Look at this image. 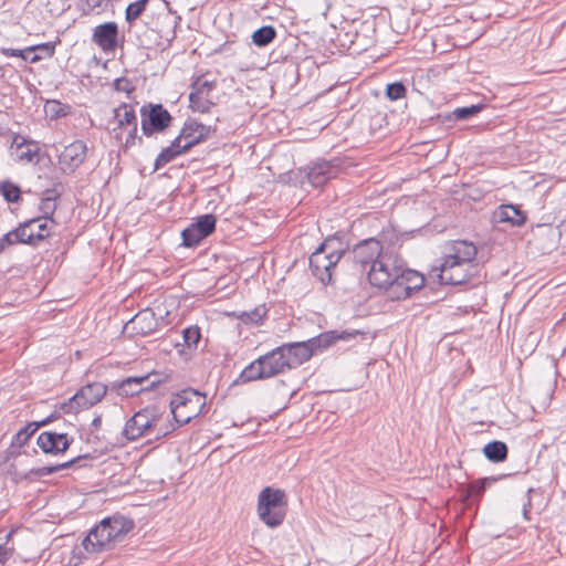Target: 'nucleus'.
<instances>
[{
    "label": "nucleus",
    "mask_w": 566,
    "mask_h": 566,
    "mask_svg": "<svg viewBox=\"0 0 566 566\" xmlns=\"http://www.w3.org/2000/svg\"><path fill=\"white\" fill-rule=\"evenodd\" d=\"M87 147L83 140H74L59 155V164L65 174H72L86 157Z\"/></svg>",
    "instance_id": "dca6fc26"
},
{
    "label": "nucleus",
    "mask_w": 566,
    "mask_h": 566,
    "mask_svg": "<svg viewBox=\"0 0 566 566\" xmlns=\"http://www.w3.org/2000/svg\"><path fill=\"white\" fill-rule=\"evenodd\" d=\"M403 274L406 277V291L411 295L413 292L419 291L424 285V276L418 271L407 269L403 266Z\"/></svg>",
    "instance_id": "c9c22d12"
},
{
    "label": "nucleus",
    "mask_w": 566,
    "mask_h": 566,
    "mask_svg": "<svg viewBox=\"0 0 566 566\" xmlns=\"http://www.w3.org/2000/svg\"><path fill=\"white\" fill-rule=\"evenodd\" d=\"M186 151L182 149V145L179 143V139L177 137L171 142V144L164 148L161 153L158 155L155 161V168L158 169L159 167L166 165L170 160L175 158V156L180 155L181 153Z\"/></svg>",
    "instance_id": "473e14b6"
},
{
    "label": "nucleus",
    "mask_w": 566,
    "mask_h": 566,
    "mask_svg": "<svg viewBox=\"0 0 566 566\" xmlns=\"http://www.w3.org/2000/svg\"><path fill=\"white\" fill-rule=\"evenodd\" d=\"M289 370L281 346L251 361L239 375L235 384H248L251 381L273 378L285 374Z\"/></svg>",
    "instance_id": "7ed1b4c3"
},
{
    "label": "nucleus",
    "mask_w": 566,
    "mask_h": 566,
    "mask_svg": "<svg viewBox=\"0 0 566 566\" xmlns=\"http://www.w3.org/2000/svg\"><path fill=\"white\" fill-rule=\"evenodd\" d=\"M496 481L495 478H483L479 479L474 482H471L465 486L462 493V500L463 502H470L473 500L481 499L482 494L484 493L486 486L491 485Z\"/></svg>",
    "instance_id": "c85d7f7f"
},
{
    "label": "nucleus",
    "mask_w": 566,
    "mask_h": 566,
    "mask_svg": "<svg viewBox=\"0 0 566 566\" xmlns=\"http://www.w3.org/2000/svg\"><path fill=\"white\" fill-rule=\"evenodd\" d=\"M39 146L33 140H28L21 135H15L12 139L10 151L11 156L18 161L32 163L39 157Z\"/></svg>",
    "instance_id": "aec40b11"
},
{
    "label": "nucleus",
    "mask_w": 566,
    "mask_h": 566,
    "mask_svg": "<svg viewBox=\"0 0 566 566\" xmlns=\"http://www.w3.org/2000/svg\"><path fill=\"white\" fill-rule=\"evenodd\" d=\"M454 200L461 202L480 201L485 195V190L478 186L476 182H462L460 186H454L451 190Z\"/></svg>",
    "instance_id": "a878e982"
},
{
    "label": "nucleus",
    "mask_w": 566,
    "mask_h": 566,
    "mask_svg": "<svg viewBox=\"0 0 566 566\" xmlns=\"http://www.w3.org/2000/svg\"><path fill=\"white\" fill-rule=\"evenodd\" d=\"M496 222L509 223L511 227H522L527 220L526 212L518 206L501 205L493 213Z\"/></svg>",
    "instance_id": "5701e85b"
},
{
    "label": "nucleus",
    "mask_w": 566,
    "mask_h": 566,
    "mask_svg": "<svg viewBox=\"0 0 566 566\" xmlns=\"http://www.w3.org/2000/svg\"><path fill=\"white\" fill-rule=\"evenodd\" d=\"M148 2L149 0H138L136 2L129 3L125 10L126 21L132 24L135 20H137L146 10Z\"/></svg>",
    "instance_id": "a18cd8bd"
},
{
    "label": "nucleus",
    "mask_w": 566,
    "mask_h": 566,
    "mask_svg": "<svg viewBox=\"0 0 566 566\" xmlns=\"http://www.w3.org/2000/svg\"><path fill=\"white\" fill-rule=\"evenodd\" d=\"M365 337V333L354 329V331H327L323 332L319 335L312 337L307 340H304L305 345L308 348V352H311V358L317 354L323 353L327 348H329L332 345H334L337 340H350L356 337Z\"/></svg>",
    "instance_id": "9d476101"
},
{
    "label": "nucleus",
    "mask_w": 566,
    "mask_h": 566,
    "mask_svg": "<svg viewBox=\"0 0 566 566\" xmlns=\"http://www.w3.org/2000/svg\"><path fill=\"white\" fill-rule=\"evenodd\" d=\"M38 219H31L25 222H22L14 230L9 231L0 238V253L6 250L8 245L23 243V244H33L32 241V232H28V230L35 224Z\"/></svg>",
    "instance_id": "4be33fe9"
},
{
    "label": "nucleus",
    "mask_w": 566,
    "mask_h": 566,
    "mask_svg": "<svg viewBox=\"0 0 566 566\" xmlns=\"http://www.w3.org/2000/svg\"><path fill=\"white\" fill-rule=\"evenodd\" d=\"M31 52L32 51H27V48L22 49V50L21 49H11V48H1L0 49V53L6 56L20 57L24 61H29L32 64H35L43 59V55H40V54H34L32 56H29V53H31Z\"/></svg>",
    "instance_id": "79ce46f5"
},
{
    "label": "nucleus",
    "mask_w": 566,
    "mask_h": 566,
    "mask_svg": "<svg viewBox=\"0 0 566 566\" xmlns=\"http://www.w3.org/2000/svg\"><path fill=\"white\" fill-rule=\"evenodd\" d=\"M135 527L132 518L114 514L103 518L84 537L82 546L87 553L97 554L113 549Z\"/></svg>",
    "instance_id": "f257e3e1"
},
{
    "label": "nucleus",
    "mask_w": 566,
    "mask_h": 566,
    "mask_svg": "<svg viewBox=\"0 0 566 566\" xmlns=\"http://www.w3.org/2000/svg\"><path fill=\"white\" fill-rule=\"evenodd\" d=\"M60 417H61V412L59 410H54L49 417H46L45 419H43L41 421H36V423L39 424V427H43V426L51 423L53 420L59 419Z\"/></svg>",
    "instance_id": "5fc2aeb1"
},
{
    "label": "nucleus",
    "mask_w": 566,
    "mask_h": 566,
    "mask_svg": "<svg viewBox=\"0 0 566 566\" xmlns=\"http://www.w3.org/2000/svg\"><path fill=\"white\" fill-rule=\"evenodd\" d=\"M113 119L115 124L113 130L128 128L126 146L134 145L137 138V116L134 106L126 103L120 104L114 109Z\"/></svg>",
    "instance_id": "4468645a"
},
{
    "label": "nucleus",
    "mask_w": 566,
    "mask_h": 566,
    "mask_svg": "<svg viewBox=\"0 0 566 566\" xmlns=\"http://www.w3.org/2000/svg\"><path fill=\"white\" fill-rule=\"evenodd\" d=\"M39 424L36 422H30L21 430H19L13 437V443L18 447H23L28 443L29 439L39 429Z\"/></svg>",
    "instance_id": "37998d69"
},
{
    "label": "nucleus",
    "mask_w": 566,
    "mask_h": 566,
    "mask_svg": "<svg viewBox=\"0 0 566 566\" xmlns=\"http://www.w3.org/2000/svg\"><path fill=\"white\" fill-rule=\"evenodd\" d=\"M406 86L401 82L390 83L386 87V96L390 101H398L406 95Z\"/></svg>",
    "instance_id": "49530a36"
},
{
    "label": "nucleus",
    "mask_w": 566,
    "mask_h": 566,
    "mask_svg": "<svg viewBox=\"0 0 566 566\" xmlns=\"http://www.w3.org/2000/svg\"><path fill=\"white\" fill-rule=\"evenodd\" d=\"M118 25L114 21L105 22L93 29L92 41L105 53L114 52L118 45Z\"/></svg>",
    "instance_id": "2eb2a0df"
},
{
    "label": "nucleus",
    "mask_w": 566,
    "mask_h": 566,
    "mask_svg": "<svg viewBox=\"0 0 566 566\" xmlns=\"http://www.w3.org/2000/svg\"><path fill=\"white\" fill-rule=\"evenodd\" d=\"M258 514L269 527L280 526L286 515V494L283 490L264 488L258 499Z\"/></svg>",
    "instance_id": "39448f33"
},
{
    "label": "nucleus",
    "mask_w": 566,
    "mask_h": 566,
    "mask_svg": "<svg viewBox=\"0 0 566 566\" xmlns=\"http://www.w3.org/2000/svg\"><path fill=\"white\" fill-rule=\"evenodd\" d=\"M406 277L403 274V269L398 274V277H396L392 283L388 284V286H385L382 290L386 291L387 296L391 301H401L410 297L409 291H406Z\"/></svg>",
    "instance_id": "c756f323"
},
{
    "label": "nucleus",
    "mask_w": 566,
    "mask_h": 566,
    "mask_svg": "<svg viewBox=\"0 0 566 566\" xmlns=\"http://www.w3.org/2000/svg\"><path fill=\"white\" fill-rule=\"evenodd\" d=\"M21 447L14 446L13 440L11 441L10 447L6 450V460H9L11 458H17L20 454Z\"/></svg>",
    "instance_id": "864d4df0"
},
{
    "label": "nucleus",
    "mask_w": 566,
    "mask_h": 566,
    "mask_svg": "<svg viewBox=\"0 0 566 566\" xmlns=\"http://www.w3.org/2000/svg\"><path fill=\"white\" fill-rule=\"evenodd\" d=\"M441 263L446 264H454V265H474V262L469 260H464L459 255H454V253L448 252L443 250V256Z\"/></svg>",
    "instance_id": "8fccbe9b"
},
{
    "label": "nucleus",
    "mask_w": 566,
    "mask_h": 566,
    "mask_svg": "<svg viewBox=\"0 0 566 566\" xmlns=\"http://www.w3.org/2000/svg\"><path fill=\"white\" fill-rule=\"evenodd\" d=\"M0 195L7 202H18L21 199V189L10 180L0 181Z\"/></svg>",
    "instance_id": "4c0bfd02"
},
{
    "label": "nucleus",
    "mask_w": 566,
    "mask_h": 566,
    "mask_svg": "<svg viewBox=\"0 0 566 566\" xmlns=\"http://www.w3.org/2000/svg\"><path fill=\"white\" fill-rule=\"evenodd\" d=\"M27 51L32 52H42L44 54L43 57H52L55 53V43L54 42H45L35 45H31L27 48Z\"/></svg>",
    "instance_id": "09e8293b"
},
{
    "label": "nucleus",
    "mask_w": 566,
    "mask_h": 566,
    "mask_svg": "<svg viewBox=\"0 0 566 566\" xmlns=\"http://www.w3.org/2000/svg\"><path fill=\"white\" fill-rule=\"evenodd\" d=\"M531 509H532V501H531V497L527 496V502L523 505V516L525 520H530V514H531Z\"/></svg>",
    "instance_id": "6e6d98bb"
},
{
    "label": "nucleus",
    "mask_w": 566,
    "mask_h": 566,
    "mask_svg": "<svg viewBox=\"0 0 566 566\" xmlns=\"http://www.w3.org/2000/svg\"><path fill=\"white\" fill-rule=\"evenodd\" d=\"M304 177H336L338 174L337 166L332 161L316 160L300 169Z\"/></svg>",
    "instance_id": "cd10ccee"
},
{
    "label": "nucleus",
    "mask_w": 566,
    "mask_h": 566,
    "mask_svg": "<svg viewBox=\"0 0 566 566\" xmlns=\"http://www.w3.org/2000/svg\"><path fill=\"white\" fill-rule=\"evenodd\" d=\"M216 223L217 218L211 213L200 216L197 218L196 222H193L198 231H201V234H203L206 238L214 232Z\"/></svg>",
    "instance_id": "58836bf2"
},
{
    "label": "nucleus",
    "mask_w": 566,
    "mask_h": 566,
    "mask_svg": "<svg viewBox=\"0 0 566 566\" xmlns=\"http://www.w3.org/2000/svg\"><path fill=\"white\" fill-rule=\"evenodd\" d=\"M314 187H322L326 184L327 179H306Z\"/></svg>",
    "instance_id": "13d9d810"
},
{
    "label": "nucleus",
    "mask_w": 566,
    "mask_h": 566,
    "mask_svg": "<svg viewBox=\"0 0 566 566\" xmlns=\"http://www.w3.org/2000/svg\"><path fill=\"white\" fill-rule=\"evenodd\" d=\"M482 109L481 105H471L464 107H458L453 112L444 116L446 120H465L480 113Z\"/></svg>",
    "instance_id": "e433bc0d"
},
{
    "label": "nucleus",
    "mask_w": 566,
    "mask_h": 566,
    "mask_svg": "<svg viewBox=\"0 0 566 566\" xmlns=\"http://www.w3.org/2000/svg\"><path fill=\"white\" fill-rule=\"evenodd\" d=\"M13 555V548L7 547L6 544H0V566H4Z\"/></svg>",
    "instance_id": "603ef678"
},
{
    "label": "nucleus",
    "mask_w": 566,
    "mask_h": 566,
    "mask_svg": "<svg viewBox=\"0 0 566 566\" xmlns=\"http://www.w3.org/2000/svg\"><path fill=\"white\" fill-rule=\"evenodd\" d=\"M276 36V31L272 25H264L258 30H255L252 34V42L256 46H266L270 44Z\"/></svg>",
    "instance_id": "f704fd0d"
},
{
    "label": "nucleus",
    "mask_w": 566,
    "mask_h": 566,
    "mask_svg": "<svg viewBox=\"0 0 566 566\" xmlns=\"http://www.w3.org/2000/svg\"><path fill=\"white\" fill-rule=\"evenodd\" d=\"M210 133V126L189 119L185 123L177 139H179V143L182 145V149L188 150L206 139Z\"/></svg>",
    "instance_id": "f3484780"
},
{
    "label": "nucleus",
    "mask_w": 566,
    "mask_h": 566,
    "mask_svg": "<svg viewBox=\"0 0 566 566\" xmlns=\"http://www.w3.org/2000/svg\"><path fill=\"white\" fill-rule=\"evenodd\" d=\"M482 451L484 457L493 463L503 462L509 455L507 446L503 441L499 440H493L486 443Z\"/></svg>",
    "instance_id": "7c9ffc66"
},
{
    "label": "nucleus",
    "mask_w": 566,
    "mask_h": 566,
    "mask_svg": "<svg viewBox=\"0 0 566 566\" xmlns=\"http://www.w3.org/2000/svg\"><path fill=\"white\" fill-rule=\"evenodd\" d=\"M38 230L34 231L32 227L28 230V232H32V245H36L40 241H43L44 239L49 238L51 232V228L54 224H51L49 219H42L40 222H38Z\"/></svg>",
    "instance_id": "c03bdc74"
},
{
    "label": "nucleus",
    "mask_w": 566,
    "mask_h": 566,
    "mask_svg": "<svg viewBox=\"0 0 566 566\" xmlns=\"http://www.w3.org/2000/svg\"><path fill=\"white\" fill-rule=\"evenodd\" d=\"M11 536H12V532L7 534V542L11 538Z\"/></svg>",
    "instance_id": "052dcab7"
},
{
    "label": "nucleus",
    "mask_w": 566,
    "mask_h": 566,
    "mask_svg": "<svg viewBox=\"0 0 566 566\" xmlns=\"http://www.w3.org/2000/svg\"><path fill=\"white\" fill-rule=\"evenodd\" d=\"M50 116L52 118H59L65 116L67 113L65 111V107L57 101H51L46 105Z\"/></svg>",
    "instance_id": "3c124183"
},
{
    "label": "nucleus",
    "mask_w": 566,
    "mask_h": 566,
    "mask_svg": "<svg viewBox=\"0 0 566 566\" xmlns=\"http://www.w3.org/2000/svg\"><path fill=\"white\" fill-rule=\"evenodd\" d=\"M182 245L187 248L197 247L206 237L199 232L198 229L191 223L189 227L182 230Z\"/></svg>",
    "instance_id": "ea45409f"
},
{
    "label": "nucleus",
    "mask_w": 566,
    "mask_h": 566,
    "mask_svg": "<svg viewBox=\"0 0 566 566\" xmlns=\"http://www.w3.org/2000/svg\"><path fill=\"white\" fill-rule=\"evenodd\" d=\"M87 458H90V454L78 455L70 461H66V462H63V463H60L56 465L35 468V469L31 470V474H33L38 478H42V476H45L49 474L56 473L61 470L69 469L71 467H73L75 463H77L78 461H81L83 459H87Z\"/></svg>",
    "instance_id": "2f4dec72"
},
{
    "label": "nucleus",
    "mask_w": 566,
    "mask_h": 566,
    "mask_svg": "<svg viewBox=\"0 0 566 566\" xmlns=\"http://www.w3.org/2000/svg\"><path fill=\"white\" fill-rule=\"evenodd\" d=\"M164 381L157 373H150L143 376L126 377L122 380L112 381L109 389L116 391L122 397H133L144 391H149Z\"/></svg>",
    "instance_id": "6e6552de"
},
{
    "label": "nucleus",
    "mask_w": 566,
    "mask_h": 566,
    "mask_svg": "<svg viewBox=\"0 0 566 566\" xmlns=\"http://www.w3.org/2000/svg\"><path fill=\"white\" fill-rule=\"evenodd\" d=\"M73 442V438L67 433H56L44 431L38 437L36 443L44 453L60 454L64 453Z\"/></svg>",
    "instance_id": "a211bd4d"
},
{
    "label": "nucleus",
    "mask_w": 566,
    "mask_h": 566,
    "mask_svg": "<svg viewBox=\"0 0 566 566\" xmlns=\"http://www.w3.org/2000/svg\"><path fill=\"white\" fill-rule=\"evenodd\" d=\"M206 395L193 388H186L174 395L170 401L176 429L197 418L206 407Z\"/></svg>",
    "instance_id": "20e7f679"
},
{
    "label": "nucleus",
    "mask_w": 566,
    "mask_h": 566,
    "mask_svg": "<svg viewBox=\"0 0 566 566\" xmlns=\"http://www.w3.org/2000/svg\"><path fill=\"white\" fill-rule=\"evenodd\" d=\"M382 254V245L380 241L375 238L358 242L350 251L354 263L360 266L361 272H365L367 266L370 268L377 262Z\"/></svg>",
    "instance_id": "9b49d317"
},
{
    "label": "nucleus",
    "mask_w": 566,
    "mask_h": 566,
    "mask_svg": "<svg viewBox=\"0 0 566 566\" xmlns=\"http://www.w3.org/2000/svg\"><path fill=\"white\" fill-rule=\"evenodd\" d=\"M443 250L454 253V255H459L462 259L469 260L471 262L475 261L478 254V248L472 241L469 240L449 241L444 244Z\"/></svg>",
    "instance_id": "bb28decb"
},
{
    "label": "nucleus",
    "mask_w": 566,
    "mask_h": 566,
    "mask_svg": "<svg viewBox=\"0 0 566 566\" xmlns=\"http://www.w3.org/2000/svg\"><path fill=\"white\" fill-rule=\"evenodd\" d=\"M101 426H102V416L97 415V416H95V418L92 420V423H91L92 432L95 430H98L101 428Z\"/></svg>",
    "instance_id": "4d7b16f0"
},
{
    "label": "nucleus",
    "mask_w": 566,
    "mask_h": 566,
    "mask_svg": "<svg viewBox=\"0 0 566 566\" xmlns=\"http://www.w3.org/2000/svg\"><path fill=\"white\" fill-rule=\"evenodd\" d=\"M62 191L57 186L53 188H49L42 191L41 202H40V211L42 213L41 217H38V221L40 222L42 219H49L51 224H55L53 220V214L57 208L56 200L61 197Z\"/></svg>",
    "instance_id": "393cba45"
},
{
    "label": "nucleus",
    "mask_w": 566,
    "mask_h": 566,
    "mask_svg": "<svg viewBox=\"0 0 566 566\" xmlns=\"http://www.w3.org/2000/svg\"><path fill=\"white\" fill-rule=\"evenodd\" d=\"M289 370L295 369L311 359V352L304 342L281 345Z\"/></svg>",
    "instance_id": "412c9836"
},
{
    "label": "nucleus",
    "mask_w": 566,
    "mask_h": 566,
    "mask_svg": "<svg viewBox=\"0 0 566 566\" xmlns=\"http://www.w3.org/2000/svg\"><path fill=\"white\" fill-rule=\"evenodd\" d=\"M158 322L155 313L150 308L139 311L126 325L125 331H130L133 335L146 336L157 329Z\"/></svg>",
    "instance_id": "6ab92c4d"
},
{
    "label": "nucleus",
    "mask_w": 566,
    "mask_h": 566,
    "mask_svg": "<svg viewBox=\"0 0 566 566\" xmlns=\"http://www.w3.org/2000/svg\"><path fill=\"white\" fill-rule=\"evenodd\" d=\"M80 410L83 409L75 395H73L70 399L59 405V411L63 413H76Z\"/></svg>",
    "instance_id": "de8ad7c7"
},
{
    "label": "nucleus",
    "mask_w": 566,
    "mask_h": 566,
    "mask_svg": "<svg viewBox=\"0 0 566 566\" xmlns=\"http://www.w3.org/2000/svg\"><path fill=\"white\" fill-rule=\"evenodd\" d=\"M431 272H436L441 284L462 285L468 283L475 272V265H454L440 263L433 266Z\"/></svg>",
    "instance_id": "f8f14e48"
},
{
    "label": "nucleus",
    "mask_w": 566,
    "mask_h": 566,
    "mask_svg": "<svg viewBox=\"0 0 566 566\" xmlns=\"http://www.w3.org/2000/svg\"><path fill=\"white\" fill-rule=\"evenodd\" d=\"M292 181H294V182H293V185H294V186H296V184H297L296 181H300L301 186H303V184H304V180H303V179H293V178H290V179L287 180V184H291Z\"/></svg>",
    "instance_id": "bf43d9fd"
},
{
    "label": "nucleus",
    "mask_w": 566,
    "mask_h": 566,
    "mask_svg": "<svg viewBox=\"0 0 566 566\" xmlns=\"http://www.w3.org/2000/svg\"><path fill=\"white\" fill-rule=\"evenodd\" d=\"M107 389L108 387L102 382H92L82 387L75 396L82 409H88L104 398Z\"/></svg>",
    "instance_id": "b1692460"
},
{
    "label": "nucleus",
    "mask_w": 566,
    "mask_h": 566,
    "mask_svg": "<svg viewBox=\"0 0 566 566\" xmlns=\"http://www.w3.org/2000/svg\"><path fill=\"white\" fill-rule=\"evenodd\" d=\"M403 265L405 262L399 256L391 253H384L378 261L369 268L368 281L373 286L382 290L398 277Z\"/></svg>",
    "instance_id": "0eeeda50"
},
{
    "label": "nucleus",
    "mask_w": 566,
    "mask_h": 566,
    "mask_svg": "<svg viewBox=\"0 0 566 566\" xmlns=\"http://www.w3.org/2000/svg\"><path fill=\"white\" fill-rule=\"evenodd\" d=\"M268 308L265 305H260L252 311L240 312L237 317L244 324H261L266 317Z\"/></svg>",
    "instance_id": "72a5a7b5"
},
{
    "label": "nucleus",
    "mask_w": 566,
    "mask_h": 566,
    "mask_svg": "<svg viewBox=\"0 0 566 566\" xmlns=\"http://www.w3.org/2000/svg\"><path fill=\"white\" fill-rule=\"evenodd\" d=\"M182 338L184 345L187 347V349H197L201 339L200 328L197 325L185 328L182 332Z\"/></svg>",
    "instance_id": "a19ab883"
},
{
    "label": "nucleus",
    "mask_w": 566,
    "mask_h": 566,
    "mask_svg": "<svg viewBox=\"0 0 566 566\" xmlns=\"http://www.w3.org/2000/svg\"><path fill=\"white\" fill-rule=\"evenodd\" d=\"M142 130L146 136L169 127L172 116L161 104H147L140 108Z\"/></svg>",
    "instance_id": "1a4fd4ad"
},
{
    "label": "nucleus",
    "mask_w": 566,
    "mask_h": 566,
    "mask_svg": "<svg viewBox=\"0 0 566 566\" xmlns=\"http://www.w3.org/2000/svg\"><path fill=\"white\" fill-rule=\"evenodd\" d=\"M332 243V239H326L310 256L312 274L324 285L332 282V269L337 265L345 253L343 250L331 249Z\"/></svg>",
    "instance_id": "423d86ee"
},
{
    "label": "nucleus",
    "mask_w": 566,
    "mask_h": 566,
    "mask_svg": "<svg viewBox=\"0 0 566 566\" xmlns=\"http://www.w3.org/2000/svg\"><path fill=\"white\" fill-rule=\"evenodd\" d=\"M214 87V81L198 77L191 85L189 94L190 107L196 112L208 113L213 105L210 95Z\"/></svg>",
    "instance_id": "ddd939ff"
},
{
    "label": "nucleus",
    "mask_w": 566,
    "mask_h": 566,
    "mask_svg": "<svg viewBox=\"0 0 566 566\" xmlns=\"http://www.w3.org/2000/svg\"><path fill=\"white\" fill-rule=\"evenodd\" d=\"M161 413L155 406H148L135 412L125 423L123 436L130 441L153 436L155 440L167 437L176 427L161 423Z\"/></svg>",
    "instance_id": "f03ea898"
}]
</instances>
